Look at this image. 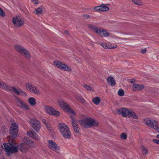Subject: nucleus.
<instances>
[{"label": "nucleus", "mask_w": 159, "mask_h": 159, "mask_svg": "<svg viewBox=\"0 0 159 159\" xmlns=\"http://www.w3.org/2000/svg\"><path fill=\"white\" fill-rule=\"evenodd\" d=\"M25 143L20 144L18 146V149L23 152H27L29 150V147L31 148L34 147V143L28 137H25L24 139Z\"/></svg>", "instance_id": "obj_1"}, {"label": "nucleus", "mask_w": 159, "mask_h": 159, "mask_svg": "<svg viewBox=\"0 0 159 159\" xmlns=\"http://www.w3.org/2000/svg\"><path fill=\"white\" fill-rule=\"evenodd\" d=\"M80 125L83 127L88 128L93 126H97L98 123L93 119L87 117L79 121Z\"/></svg>", "instance_id": "obj_2"}, {"label": "nucleus", "mask_w": 159, "mask_h": 159, "mask_svg": "<svg viewBox=\"0 0 159 159\" xmlns=\"http://www.w3.org/2000/svg\"><path fill=\"white\" fill-rule=\"evenodd\" d=\"M0 88L5 89L7 91H12L18 95H20L24 96L27 95L26 93L21 89H17L14 87L8 86L4 83L1 82H0Z\"/></svg>", "instance_id": "obj_3"}, {"label": "nucleus", "mask_w": 159, "mask_h": 159, "mask_svg": "<svg viewBox=\"0 0 159 159\" xmlns=\"http://www.w3.org/2000/svg\"><path fill=\"white\" fill-rule=\"evenodd\" d=\"M58 127L61 134L64 138L70 139V138L71 132L66 125L64 123H60Z\"/></svg>", "instance_id": "obj_4"}, {"label": "nucleus", "mask_w": 159, "mask_h": 159, "mask_svg": "<svg viewBox=\"0 0 159 159\" xmlns=\"http://www.w3.org/2000/svg\"><path fill=\"white\" fill-rule=\"evenodd\" d=\"M89 27L90 30L101 37H106L110 35L109 33L107 30L98 28L95 25H89Z\"/></svg>", "instance_id": "obj_5"}, {"label": "nucleus", "mask_w": 159, "mask_h": 159, "mask_svg": "<svg viewBox=\"0 0 159 159\" xmlns=\"http://www.w3.org/2000/svg\"><path fill=\"white\" fill-rule=\"evenodd\" d=\"M58 103L60 107L64 111L73 115H75V112L66 102L61 100L58 101Z\"/></svg>", "instance_id": "obj_6"}, {"label": "nucleus", "mask_w": 159, "mask_h": 159, "mask_svg": "<svg viewBox=\"0 0 159 159\" xmlns=\"http://www.w3.org/2000/svg\"><path fill=\"white\" fill-rule=\"evenodd\" d=\"M4 145L5 151L8 153H16L18 152V147H15L11 143H5Z\"/></svg>", "instance_id": "obj_7"}, {"label": "nucleus", "mask_w": 159, "mask_h": 159, "mask_svg": "<svg viewBox=\"0 0 159 159\" xmlns=\"http://www.w3.org/2000/svg\"><path fill=\"white\" fill-rule=\"evenodd\" d=\"M18 131V125L16 123H12L11 127L9 133L13 139L17 137Z\"/></svg>", "instance_id": "obj_8"}, {"label": "nucleus", "mask_w": 159, "mask_h": 159, "mask_svg": "<svg viewBox=\"0 0 159 159\" xmlns=\"http://www.w3.org/2000/svg\"><path fill=\"white\" fill-rule=\"evenodd\" d=\"M15 48L19 53L22 55H24L25 57L29 59L30 58V55L28 51L25 48L19 45H16Z\"/></svg>", "instance_id": "obj_9"}, {"label": "nucleus", "mask_w": 159, "mask_h": 159, "mask_svg": "<svg viewBox=\"0 0 159 159\" xmlns=\"http://www.w3.org/2000/svg\"><path fill=\"white\" fill-rule=\"evenodd\" d=\"M30 122L31 126L38 132L41 128V124L39 121L35 118L30 119Z\"/></svg>", "instance_id": "obj_10"}, {"label": "nucleus", "mask_w": 159, "mask_h": 159, "mask_svg": "<svg viewBox=\"0 0 159 159\" xmlns=\"http://www.w3.org/2000/svg\"><path fill=\"white\" fill-rule=\"evenodd\" d=\"M48 148L51 150L58 152L59 151V147L53 141L49 140L48 141Z\"/></svg>", "instance_id": "obj_11"}, {"label": "nucleus", "mask_w": 159, "mask_h": 159, "mask_svg": "<svg viewBox=\"0 0 159 159\" xmlns=\"http://www.w3.org/2000/svg\"><path fill=\"white\" fill-rule=\"evenodd\" d=\"M145 124L148 126L153 127L156 130L159 132V127L158 123L155 121H152L149 119H146L145 120Z\"/></svg>", "instance_id": "obj_12"}, {"label": "nucleus", "mask_w": 159, "mask_h": 159, "mask_svg": "<svg viewBox=\"0 0 159 159\" xmlns=\"http://www.w3.org/2000/svg\"><path fill=\"white\" fill-rule=\"evenodd\" d=\"M44 108L45 111L48 114L56 116H59L60 115V112L58 111L55 110L50 106H45Z\"/></svg>", "instance_id": "obj_13"}, {"label": "nucleus", "mask_w": 159, "mask_h": 159, "mask_svg": "<svg viewBox=\"0 0 159 159\" xmlns=\"http://www.w3.org/2000/svg\"><path fill=\"white\" fill-rule=\"evenodd\" d=\"M53 64L54 65L60 69L67 71H69L70 70V67L59 61H54Z\"/></svg>", "instance_id": "obj_14"}, {"label": "nucleus", "mask_w": 159, "mask_h": 159, "mask_svg": "<svg viewBox=\"0 0 159 159\" xmlns=\"http://www.w3.org/2000/svg\"><path fill=\"white\" fill-rule=\"evenodd\" d=\"M26 89L30 92L35 94L39 93L38 89L31 83H27L26 84Z\"/></svg>", "instance_id": "obj_15"}, {"label": "nucleus", "mask_w": 159, "mask_h": 159, "mask_svg": "<svg viewBox=\"0 0 159 159\" xmlns=\"http://www.w3.org/2000/svg\"><path fill=\"white\" fill-rule=\"evenodd\" d=\"M14 25L17 27H20L24 24V21L22 20L21 17L19 16L14 17L12 20Z\"/></svg>", "instance_id": "obj_16"}, {"label": "nucleus", "mask_w": 159, "mask_h": 159, "mask_svg": "<svg viewBox=\"0 0 159 159\" xmlns=\"http://www.w3.org/2000/svg\"><path fill=\"white\" fill-rule=\"evenodd\" d=\"M129 110L126 108L122 107L116 109V112L119 115H121L124 117L128 115Z\"/></svg>", "instance_id": "obj_17"}, {"label": "nucleus", "mask_w": 159, "mask_h": 159, "mask_svg": "<svg viewBox=\"0 0 159 159\" xmlns=\"http://www.w3.org/2000/svg\"><path fill=\"white\" fill-rule=\"evenodd\" d=\"M15 101L20 105V107L22 108L28 110L29 109L28 106L19 98L16 97L15 99Z\"/></svg>", "instance_id": "obj_18"}, {"label": "nucleus", "mask_w": 159, "mask_h": 159, "mask_svg": "<svg viewBox=\"0 0 159 159\" xmlns=\"http://www.w3.org/2000/svg\"><path fill=\"white\" fill-rule=\"evenodd\" d=\"M94 9L98 11H108L109 8L108 7L106 6L105 5L102 4L100 6H98L94 7Z\"/></svg>", "instance_id": "obj_19"}, {"label": "nucleus", "mask_w": 159, "mask_h": 159, "mask_svg": "<svg viewBox=\"0 0 159 159\" xmlns=\"http://www.w3.org/2000/svg\"><path fill=\"white\" fill-rule=\"evenodd\" d=\"M27 135L36 140H39L40 137L34 131L30 130L27 132Z\"/></svg>", "instance_id": "obj_20"}, {"label": "nucleus", "mask_w": 159, "mask_h": 159, "mask_svg": "<svg viewBox=\"0 0 159 159\" xmlns=\"http://www.w3.org/2000/svg\"><path fill=\"white\" fill-rule=\"evenodd\" d=\"M77 121L73 119H72V125L74 129V131L76 133H78L80 130V128L76 123Z\"/></svg>", "instance_id": "obj_21"}, {"label": "nucleus", "mask_w": 159, "mask_h": 159, "mask_svg": "<svg viewBox=\"0 0 159 159\" xmlns=\"http://www.w3.org/2000/svg\"><path fill=\"white\" fill-rule=\"evenodd\" d=\"M107 81L111 86H114L115 85V81L113 77L112 76L109 77L107 79Z\"/></svg>", "instance_id": "obj_22"}, {"label": "nucleus", "mask_w": 159, "mask_h": 159, "mask_svg": "<svg viewBox=\"0 0 159 159\" xmlns=\"http://www.w3.org/2000/svg\"><path fill=\"white\" fill-rule=\"evenodd\" d=\"M128 116L129 117H132L136 119H137L138 118V116L131 109L129 110Z\"/></svg>", "instance_id": "obj_23"}, {"label": "nucleus", "mask_w": 159, "mask_h": 159, "mask_svg": "<svg viewBox=\"0 0 159 159\" xmlns=\"http://www.w3.org/2000/svg\"><path fill=\"white\" fill-rule=\"evenodd\" d=\"M144 88V86L142 85L138 84H134L133 86V89L134 90H139Z\"/></svg>", "instance_id": "obj_24"}, {"label": "nucleus", "mask_w": 159, "mask_h": 159, "mask_svg": "<svg viewBox=\"0 0 159 159\" xmlns=\"http://www.w3.org/2000/svg\"><path fill=\"white\" fill-rule=\"evenodd\" d=\"M101 45L105 48H114L116 47H112L107 43H102L101 44Z\"/></svg>", "instance_id": "obj_25"}, {"label": "nucleus", "mask_w": 159, "mask_h": 159, "mask_svg": "<svg viewBox=\"0 0 159 159\" xmlns=\"http://www.w3.org/2000/svg\"><path fill=\"white\" fill-rule=\"evenodd\" d=\"M28 102L32 106L35 105L36 104L35 99L33 97L30 98L28 99Z\"/></svg>", "instance_id": "obj_26"}, {"label": "nucleus", "mask_w": 159, "mask_h": 159, "mask_svg": "<svg viewBox=\"0 0 159 159\" xmlns=\"http://www.w3.org/2000/svg\"><path fill=\"white\" fill-rule=\"evenodd\" d=\"M93 102L96 105H98L100 102V99L99 97H97L93 98Z\"/></svg>", "instance_id": "obj_27"}, {"label": "nucleus", "mask_w": 159, "mask_h": 159, "mask_svg": "<svg viewBox=\"0 0 159 159\" xmlns=\"http://www.w3.org/2000/svg\"><path fill=\"white\" fill-rule=\"evenodd\" d=\"M83 86L84 88H85L86 90L88 91H93L91 87L89 85H87L86 84H83Z\"/></svg>", "instance_id": "obj_28"}, {"label": "nucleus", "mask_w": 159, "mask_h": 159, "mask_svg": "<svg viewBox=\"0 0 159 159\" xmlns=\"http://www.w3.org/2000/svg\"><path fill=\"white\" fill-rule=\"evenodd\" d=\"M142 152L143 155H147L148 152V150L147 148L144 146H142Z\"/></svg>", "instance_id": "obj_29"}, {"label": "nucleus", "mask_w": 159, "mask_h": 159, "mask_svg": "<svg viewBox=\"0 0 159 159\" xmlns=\"http://www.w3.org/2000/svg\"><path fill=\"white\" fill-rule=\"evenodd\" d=\"M36 14L38 15L41 14L42 11V9L41 8L39 7L35 10Z\"/></svg>", "instance_id": "obj_30"}, {"label": "nucleus", "mask_w": 159, "mask_h": 159, "mask_svg": "<svg viewBox=\"0 0 159 159\" xmlns=\"http://www.w3.org/2000/svg\"><path fill=\"white\" fill-rule=\"evenodd\" d=\"M132 1L135 4L138 5H141L142 4V2L140 0H132Z\"/></svg>", "instance_id": "obj_31"}, {"label": "nucleus", "mask_w": 159, "mask_h": 159, "mask_svg": "<svg viewBox=\"0 0 159 159\" xmlns=\"http://www.w3.org/2000/svg\"><path fill=\"white\" fill-rule=\"evenodd\" d=\"M124 91L122 89H119L118 92V94L120 96H123L124 94Z\"/></svg>", "instance_id": "obj_32"}, {"label": "nucleus", "mask_w": 159, "mask_h": 159, "mask_svg": "<svg viewBox=\"0 0 159 159\" xmlns=\"http://www.w3.org/2000/svg\"><path fill=\"white\" fill-rule=\"evenodd\" d=\"M127 135L125 133H122L120 135V138L123 139H125L127 138Z\"/></svg>", "instance_id": "obj_33"}, {"label": "nucleus", "mask_w": 159, "mask_h": 159, "mask_svg": "<svg viewBox=\"0 0 159 159\" xmlns=\"http://www.w3.org/2000/svg\"><path fill=\"white\" fill-rule=\"evenodd\" d=\"M5 14L3 10L0 8V16L4 17L5 16Z\"/></svg>", "instance_id": "obj_34"}, {"label": "nucleus", "mask_w": 159, "mask_h": 159, "mask_svg": "<svg viewBox=\"0 0 159 159\" xmlns=\"http://www.w3.org/2000/svg\"><path fill=\"white\" fill-rule=\"evenodd\" d=\"M45 125L49 131H52V129L51 127V125L48 122Z\"/></svg>", "instance_id": "obj_35"}, {"label": "nucleus", "mask_w": 159, "mask_h": 159, "mask_svg": "<svg viewBox=\"0 0 159 159\" xmlns=\"http://www.w3.org/2000/svg\"><path fill=\"white\" fill-rule=\"evenodd\" d=\"M78 99L80 101L82 102H84V98L81 96H79L78 97Z\"/></svg>", "instance_id": "obj_36"}, {"label": "nucleus", "mask_w": 159, "mask_h": 159, "mask_svg": "<svg viewBox=\"0 0 159 159\" xmlns=\"http://www.w3.org/2000/svg\"><path fill=\"white\" fill-rule=\"evenodd\" d=\"M152 141L154 143L159 144V140L157 139H153L152 140Z\"/></svg>", "instance_id": "obj_37"}, {"label": "nucleus", "mask_w": 159, "mask_h": 159, "mask_svg": "<svg viewBox=\"0 0 159 159\" xmlns=\"http://www.w3.org/2000/svg\"><path fill=\"white\" fill-rule=\"evenodd\" d=\"M141 52L142 53H145L146 52V49L145 48L144 49H142Z\"/></svg>", "instance_id": "obj_38"}, {"label": "nucleus", "mask_w": 159, "mask_h": 159, "mask_svg": "<svg viewBox=\"0 0 159 159\" xmlns=\"http://www.w3.org/2000/svg\"><path fill=\"white\" fill-rule=\"evenodd\" d=\"M42 122L43 124H44L45 125L47 123H48V122L47 121V120L45 119H42Z\"/></svg>", "instance_id": "obj_39"}, {"label": "nucleus", "mask_w": 159, "mask_h": 159, "mask_svg": "<svg viewBox=\"0 0 159 159\" xmlns=\"http://www.w3.org/2000/svg\"><path fill=\"white\" fill-rule=\"evenodd\" d=\"M33 2H34L35 4H37L38 3V0H31Z\"/></svg>", "instance_id": "obj_40"}, {"label": "nucleus", "mask_w": 159, "mask_h": 159, "mask_svg": "<svg viewBox=\"0 0 159 159\" xmlns=\"http://www.w3.org/2000/svg\"><path fill=\"white\" fill-rule=\"evenodd\" d=\"M84 17L86 18H88L89 17V16L88 15H85L84 16Z\"/></svg>", "instance_id": "obj_41"}, {"label": "nucleus", "mask_w": 159, "mask_h": 159, "mask_svg": "<svg viewBox=\"0 0 159 159\" xmlns=\"http://www.w3.org/2000/svg\"><path fill=\"white\" fill-rule=\"evenodd\" d=\"M135 79H133L132 80L131 83L134 84V83L135 82Z\"/></svg>", "instance_id": "obj_42"}, {"label": "nucleus", "mask_w": 159, "mask_h": 159, "mask_svg": "<svg viewBox=\"0 0 159 159\" xmlns=\"http://www.w3.org/2000/svg\"><path fill=\"white\" fill-rule=\"evenodd\" d=\"M64 33L67 35L68 34V32L67 30H65L64 31Z\"/></svg>", "instance_id": "obj_43"}, {"label": "nucleus", "mask_w": 159, "mask_h": 159, "mask_svg": "<svg viewBox=\"0 0 159 159\" xmlns=\"http://www.w3.org/2000/svg\"><path fill=\"white\" fill-rule=\"evenodd\" d=\"M113 38L114 39H118V38L115 36H114V37H113Z\"/></svg>", "instance_id": "obj_44"}, {"label": "nucleus", "mask_w": 159, "mask_h": 159, "mask_svg": "<svg viewBox=\"0 0 159 159\" xmlns=\"http://www.w3.org/2000/svg\"><path fill=\"white\" fill-rule=\"evenodd\" d=\"M157 137L158 138V139H159V134H158L157 136Z\"/></svg>", "instance_id": "obj_45"}]
</instances>
